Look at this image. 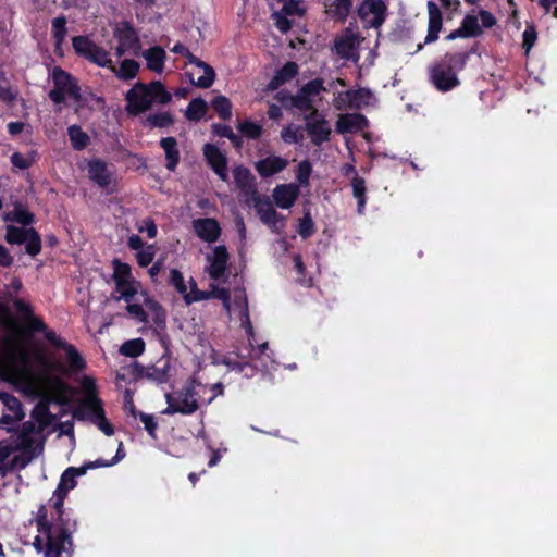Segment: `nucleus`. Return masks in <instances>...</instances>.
Segmentation results:
<instances>
[{"label": "nucleus", "instance_id": "obj_39", "mask_svg": "<svg viewBox=\"0 0 557 557\" xmlns=\"http://www.w3.org/2000/svg\"><path fill=\"white\" fill-rule=\"evenodd\" d=\"M356 48V37L345 35L335 39V50L342 58L348 59Z\"/></svg>", "mask_w": 557, "mask_h": 557}, {"label": "nucleus", "instance_id": "obj_25", "mask_svg": "<svg viewBox=\"0 0 557 557\" xmlns=\"http://www.w3.org/2000/svg\"><path fill=\"white\" fill-rule=\"evenodd\" d=\"M297 74L298 65L293 61L286 62L280 70L276 71V73L270 79L268 84V89H278L282 85L293 79Z\"/></svg>", "mask_w": 557, "mask_h": 557}, {"label": "nucleus", "instance_id": "obj_8", "mask_svg": "<svg viewBox=\"0 0 557 557\" xmlns=\"http://www.w3.org/2000/svg\"><path fill=\"white\" fill-rule=\"evenodd\" d=\"M306 131L314 146H320L330 140L331 127L329 122L319 113L318 109L305 115Z\"/></svg>", "mask_w": 557, "mask_h": 557}, {"label": "nucleus", "instance_id": "obj_30", "mask_svg": "<svg viewBox=\"0 0 557 557\" xmlns=\"http://www.w3.org/2000/svg\"><path fill=\"white\" fill-rule=\"evenodd\" d=\"M115 293H119V297L123 298L124 301H133L135 295L138 293L140 282L136 278L114 282Z\"/></svg>", "mask_w": 557, "mask_h": 557}, {"label": "nucleus", "instance_id": "obj_1", "mask_svg": "<svg viewBox=\"0 0 557 557\" xmlns=\"http://www.w3.org/2000/svg\"><path fill=\"white\" fill-rule=\"evenodd\" d=\"M66 494L55 488L48 504L53 509L51 518L48 516L47 505L41 504L36 515V525L39 533H46L49 540V555H58V547L70 539L77 529V521L72 519L64 509Z\"/></svg>", "mask_w": 557, "mask_h": 557}, {"label": "nucleus", "instance_id": "obj_54", "mask_svg": "<svg viewBox=\"0 0 557 557\" xmlns=\"http://www.w3.org/2000/svg\"><path fill=\"white\" fill-rule=\"evenodd\" d=\"M156 255V249L153 245H148L145 248L140 249L136 252V261L140 268H147L150 263H152Z\"/></svg>", "mask_w": 557, "mask_h": 557}, {"label": "nucleus", "instance_id": "obj_40", "mask_svg": "<svg viewBox=\"0 0 557 557\" xmlns=\"http://www.w3.org/2000/svg\"><path fill=\"white\" fill-rule=\"evenodd\" d=\"M212 109L222 120H230L232 116V102L225 96H216L211 101Z\"/></svg>", "mask_w": 557, "mask_h": 557}, {"label": "nucleus", "instance_id": "obj_50", "mask_svg": "<svg viewBox=\"0 0 557 557\" xmlns=\"http://www.w3.org/2000/svg\"><path fill=\"white\" fill-rule=\"evenodd\" d=\"M0 399L2 400L3 405L15 414L17 419L23 418L24 413L22 409V403L16 396L3 392L0 394Z\"/></svg>", "mask_w": 557, "mask_h": 557}, {"label": "nucleus", "instance_id": "obj_15", "mask_svg": "<svg viewBox=\"0 0 557 557\" xmlns=\"http://www.w3.org/2000/svg\"><path fill=\"white\" fill-rule=\"evenodd\" d=\"M371 97L372 92L368 88H359L356 90L350 89L339 94L335 106L339 110L346 107L359 109L361 104H368Z\"/></svg>", "mask_w": 557, "mask_h": 557}, {"label": "nucleus", "instance_id": "obj_13", "mask_svg": "<svg viewBox=\"0 0 557 557\" xmlns=\"http://www.w3.org/2000/svg\"><path fill=\"white\" fill-rule=\"evenodd\" d=\"M207 258L210 261V265L207 269L210 278L218 281L224 276L230 260V253L226 246H216L213 249V256H208Z\"/></svg>", "mask_w": 557, "mask_h": 557}, {"label": "nucleus", "instance_id": "obj_55", "mask_svg": "<svg viewBox=\"0 0 557 557\" xmlns=\"http://www.w3.org/2000/svg\"><path fill=\"white\" fill-rule=\"evenodd\" d=\"M293 261H294L295 270L298 274L297 281L301 285L310 287L312 285V278L311 277L306 278V276H305L306 275V265L302 261L301 256L299 253L294 255Z\"/></svg>", "mask_w": 557, "mask_h": 557}, {"label": "nucleus", "instance_id": "obj_11", "mask_svg": "<svg viewBox=\"0 0 557 557\" xmlns=\"http://www.w3.org/2000/svg\"><path fill=\"white\" fill-rule=\"evenodd\" d=\"M203 156L213 172L224 182L227 181V159L213 144H205Z\"/></svg>", "mask_w": 557, "mask_h": 557}, {"label": "nucleus", "instance_id": "obj_18", "mask_svg": "<svg viewBox=\"0 0 557 557\" xmlns=\"http://www.w3.org/2000/svg\"><path fill=\"white\" fill-rule=\"evenodd\" d=\"M287 164V160L282 157L269 156L256 162L255 169L261 177L267 178L282 172Z\"/></svg>", "mask_w": 557, "mask_h": 557}, {"label": "nucleus", "instance_id": "obj_37", "mask_svg": "<svg viewBox=\"0 0 557 557\" xmlns=\"http://www.w3.org/2000/svg\"><path fill=\"white\" fill-rule=\"evenodd\" d=\"M39 159L38 152L36 150H30L27 156L22 154L21 152H13L10 157L11 163L14 168L20 170L29 169L37 160Z\"/></svg>", "mask_w": 557, "mask_h": 557}, {"label": "nucleus", "instance_id": "obj_9", "mask_svg": "<svg viewBox=\"0 0 557 557\" xmlns=\"http://www.w3.org/2000/svg\"><path fill=\"white\" fill-rule=\"evenodd\" d=\"M255 209L263 224L269 226L272 232L280 233V228L277 226L278 222H284V216H282L274 208L270 201L269 197H260L258 195L255 196ZM284 227V223H282V228Z\"/></svg>", "mask_w": 557, "mask_h": 557}, {"label": "nucleus", "instance_id": "obj_21", "mask_svg": "<svg viewBox=\"0 0 557 557\" xmlns=\"http://www.w3.org/2000/svg\"><path fill=\"white\" fill-rule=\"evenodd\" d=\"M233 176L236 186L245 194L257 195L256 177L250 170L244 165H238L233 170Z\"/></svg>", "mask_w": 557, "mask_h": 557}, {"label": "nucleus", "instance_id": "obj_20", "mask_svg": "<svg viewBox=\"0 0 557 557\" xmlns=\"http://www.w3.org/2000/svg\"><path fill=\"white\" fill-rule=\"evenodd\" d=\"M159 145L165 154V168L174 172L181 161L177 139L172 136L163 137L160 139Z\"/></svg>", "mask_w": 557, "mask_h": 557}, {"label": "nucleus", "instance_id": "obj_59", "mask_svg": "<svg viewBox=\"0 0 557 557\" xmlns=\"http://www.w3.org/2000/svg\"><path fill=\"white\" fill-rule=\"evenodd\" d=\"M288 15L281 11H275L271 14V18L274 21L275 27L282 33L286 34L292 29V21L287 18Z\"/></svg>", "mask_w": 557, "mask_h": 557}, {"label": "nucleus", "instance_id": "obj_34", "mask_svg": "<svg viewBox=\"0 0 557 557\" xmlns=\"http://www.w3.org/2000/svg\"><path fill=\"white\" fill-rule=\"evenodd\" d=\"M207 111V102L200 97L194 98L187 106V109L185 111V117L188 121L198 122L206 115Z\"/></svg>", "mask_w": 557, "mask_h": 557}, {"label": "nucleus", "instance_id": "obj_58", "mask_svg": "<svg viewBox=\"0 0 557 557\" xmlns=\"http://www.w3.org/2000/svg\"><path fill=\"white\" fill-rule=\"evenodd\" d=\"M300 90H302V94H306L310 98H311V96H317L321 91L325 90L324 79L320 78V77L311 79L308 83H306L305 85H302Z\"/></svg>", "mask_w": 557, "mask_h": 557}, {"label": "nucleus", "instance_id": "obj_49", "mask_svg": "<svg viewBox=\"0 0 557 557\" xmlns=\"http://www.w3.org/2000/svg\"><path fill=\"white\" fill-rule=\"evenodd\" d=\"M460 25L469 38L479 37L483 33L475 15L467 14Z\"/></svg>", "mask_w": 557, "mask_h": 557}, {"label": "nucleus", "instance_id": "obj_51", "mask_svg": "<svg viewBox=\"0 0 557 557\" xmlns=\"http://www.w3.org/2000/svg\"><path fill=\"white\" fill-rule=\"evenodd\" d=\"M28 228L9 225L7 227L5 240L9 244L22 245L27 240Z\"/></svg>", "mask_w": 557, "mask_h": 557}, {"label": "nucleus", "instance_id": "obj_31", "mask_svg": "<svg viewBox=\"0 0 557 557\" xmlns=\"http://www.w3.org/2000/svg\"><path fill=\"white\" fill-rule=\"evenodd\" d=\"M173 124L174 116L168 111L150 113L144 121V125L150 128H168Z\"/></svg>", "mask_w": 557, "mask_h": 557}, {"label": "nucleus", "instance_id": "obj_60", "mask_svg": "<svg viewBox=\"0 0 557 557\" xmlns=\"http://www.w3.org/2000/svg\"><path fill=\"white\" fill-rule=\"evenodd\" d=\"M281 137L286 144H298L304 136L297 127L288 125L282 129Z\"/></svg>", "mask_w": 557, "mask_h": 557}, {"label": "nucleus", "instance_id": "obj_12", "mask_svg": "<svg viewBox=\"0 0 557 557\" xmlns=\"http://www.w3.org/2000/svg\"><path fill=\"white\" fill-rule=\"evenodd\" d=\"M195 234L206 243H215L221 236V226L213 218H199L193 221Z\"/></svg>", "mask_w": 557, "mask_h": 557}, {"label": "nucleus", "instance_id": "obj_57", "mask_svg": "<svg viewBox=\"0 0 557 557\" xmlns=\"http://www.w3.org/2000/svg\"><path fill=\"white\" fill-rule=\"evenodd\" d=\"M12 214V220L24 226L30 225L35 221V215L22 206L15 207Z\"/></svg>", "mask_w": 557, "mask_h": 557}, {"label": "nucleus", "instance_id": "obj_64", "mask_svg": "<svg viewBox=\"0 0 557 557\" xmlns=\"http://www.w3.org/2000/svg\"><path fill=\"white\" fill-rule=\"evenodd\" d=\"M138 418L144 423L145 430L148 432V434L152 438H157L156 432L158 429V423H157L154 417L152 414H148L145 412H138Z\"/></svg>", "mask_w": 557, "mask_h": 557}, {"label": "nucleus", "instance_id": "obj_23", "mask_svg": "<svg viewBox=\"0 0 557 557\" xmlns=\"http://www.w3.org/2000/svg\"><path fill=\"white\" fill-rule=\"evenodd\" d=\"M88 175L101 188L108 187L111 183V173L108 170L107 163L102 160H91L88 163Z\"/></svg>", "mask_w": 557, "mask_h": 557}, {"label": "nucleus", "instance_id": "obj_19", "mask_svg": "<svg viewBox=\"0 0 557 557\" xmlns=\"http://www.w3.org/2000/svg\"><path fill=\"white\" fill-rule=\"evenodd\" d=\"M114 37L120 44H122V46H126L134 50L140 48L138 34L134 26L127 21H123L116 25L114 28Z\"/></svg>", "mask_w": 557, "mask_h": 557}, {"label": "nucleus", "instance_id": "obj_22", "mask_svg": "<svg viewBox=\"0 0 557 557\" xmlns=\"http://www.w3.org/2000/svg\"><path fill=\"white\" fill-rule=\"evenodd\" d=\"M368 123L367 117L361 113L341 115L336 122V131L339 134L361 131Z\"/></svg>", "mask_w": 557, "mask_h": 557}, {"label": "nucleus", "instance_id": "obj_17", "mask_svg": "<svg viewBox=\"0 0 557 557\" xmlns=\"http://www.w3.org/2000/svg\"><path fill=\"white\" fill-rule=\"evenodd\" d=\"M426 7L429 14V24L424 44H432L438 39V34L443 26V15L442 11L440 10L435 2L429 1Z\"/></svg>", "mask_w": 557, "mask_h": 557}, {"label": "nucleus", "instance_id": "obj_33", "mask_svg": "<svg viewBox=\"0 0 557 557\" xmlns=\"http://www.w3.org/2000/svg\"><path fill=\"white\" fill-rule=\"evenodd\" d=\"M67 135L71 141V146L76 151L84 150L90 143V138L86 132L82 129L79 125H71L67 127Z\"/></svg>", "mask_w": 557, "mask_h": 557}, {"label": "nucleus", "instance_id": "obj_47", "mask_svg": "<svg viewBox=\"0 0 557 557\" xmlns=\"http://www.w3.org/2000/svg\"><path fill=\"white\" fill-rule=\"evenodd\" d=\"M290 108H296L302 112H313L315 109L313 107L312 99L307 96L306 94H302V90H298V92L290 98Z\"/></svg>", "mask_w": 557, "mask_h": 557}, {"label": "nucleus", "instance_id": "obj_53", "mask_svg": "<svg viewBox=\"0 0 557 557\" xmlns=\"http://www.w3.org/2000/svg\"><path fill=\"white\" fill-rule=\"evenodd\" d=\"M312 173V165L309 160L301 161L296 171V178L300 186H308Z\"/></svg>", "mask_w": 557, "mask_h": 557}, {"label": "nucleus", "instance_id": "obj_61", "mask_svg": "<svg viewBox=\"0 0 557 557\" xmlns=\"http://www.w3.org/2000/svg\"><path fill=\"white\" fill-rule=\"evenodd\" d=\"M25 321H26V327H25L24 332L27 335H33L35 333H41L42 331H46L47 324L39 317L32 315V317H28V319H26Z\"/></svg>", "mask_w": 557, "mask_h": 557}, {"label": "nucleus", "instance_id": "obj_4", "mask_svg": "<svg viewBox=\"0 0 557 557\" xmlns=\"http://www.w3.org/2000/svg\"><path fill=\"white\" fill-rule=\"evenodd\" d=\"M208 388L196 377H189L185 384L177 391L165 394L166 408L163 414L173 416L176 413L191 416L205 405L202 403V393Z\"/></svg>", "mask_w": 557, "mask_h": 557}, {"label": "nucleus", "instance_id": "obj_45", "mask_svg": "<svg viewBox=\"0 0 557 557\" xmlns=\"http://www.w3.org/2000/svg\"><path fill=\"white\" fill-rule=\"evenodd\" d=\"M190 284V292L185 293L184 300L187 305H190L193 302L201 301V300H208L211 298V294L207 290H200L197 286L196 281L190 277L189 280Z\"/></svg>", "mask_w": 557, "mask_h": 557}, {"label": "nucleus", "instance_id": "obj_28", "mask_svg": "<svg viewBox=\"0 0 557 557\" xmlns=\"http://www.w3.org/2000/svg\"><path fill=\"white\" fill-rule=\"evenodd\" d=\"M85 474V469L82 467H69L65 469V471L61 474L59 484L57 488H61L64 491V494H69V492L76 487L77 476H82Z\"/></svg>", "mask_w": 557, "mask_h": 557}, {"label": "nucleus", "instance_id": "obj_41", "mask_svg": "<svg viewBox=\"0 0 557 557\" xmlns=\"http://www.w3.org/2000/svg\"><path fill=\"white\" fill-rule=\"evenodd\" d=\"M113 274L112 281L120 282L125 280L135 278L132 273V268L128 263L122 262L120 259H113L112 261Z\"/></svg>", "mask_w": 557, "mask_h": 557}, {"label": "nucleus", "instance_id": "obj_2", "mask_svg": "<svg viewBox=\"0 0 557 557\" xmlns=\"http://www.w3.org/2000/svg\"><path fill=\"white\" fill-rule=\"evenodd\" d=\"M125 111L131 116H138L150 110L153 104H168L172 101V95L160 81L149 84L137 82L125 94Z\"/></svg>", "mask_w": 557, "mask_h": 557}, {"label": "nucleus", "instance_id": "obj_14", "mask_svg": "<svg viewBox=\"0 0 557 557\" xmlns=\"http://www.w3.org/2000/svg\"><path fill=\"white\" fill-rule=\"evenodd\" d=\"M183 57L187 60L189 64H194L197 67L203 70V75L199 76L197 81L194 79L191 74H188L191 84L199 88L211 87L215 79L214 69L205 61L194 55L189 50L188 53L184 54Z\"/></svg>", "mask_w": 557, "mask_h": 557}, {"label": "nucleus", "instance_id": "obj_46", "mask_svg": "<svg viewBox=\"0 0 557 557\" xmlns=\"http://www.w3.org/2000/svg\"><path fill=\"white\" fill-rule=\"evenodd\" d=\"M25 250L32 257L37 256L41 251V238L39 233L30 227L28 228L27 240H25Z\"/></svg>", "mask_w": 557, "mask_h": 557}, {"label": "nucleus", "instance_id": "obj_27", "mask_svg": "<svg viewBox=\"0 0 557 557\" xmlns=\"http://www.w3.org/2000/svg\"><path fill=\"white\" fill-rule=\"evenodd\" d=\"M143 57L145 58L147 67L150 71H153L158 74L163 72L166 53L162 47H151L144 51Z\"/></svg>", "mask_w": 557, "mask_h": 557}, {"label": "nucleus", "instance_id": "obj_38", "mask_svg": "<svg viewBox=\"0 0 557 557\" xmlns=\"http://www.w3.org/2000/svg\"><path fill=\"white\" fill-rule=\"evenodd\" d=\"M146 344L143 338L128 339L120 347V352L123 356L136 358L145 351Z\"/></svg>", "mask_w": 557, "mask_h": 557}, {"label": "nucleus", "instance_id": "obj_3", "mask_svg": "<svg viewBox=\"0 0 557 557\" xmlns=\"http://www.w3.org/2000/svg\"><path fill=\"white\" fill-rule=\"evenodd\" d=\"M474 49L462 52H447L429 67V79L442 92L450 91L460 85L458 73L461 72Z\"/></svg>", "mask_w": 557, "mask_h": 557}, {"label": "nucleus", "instance_id": "obj_32", "mask_svg": "<svg viewBox=\"0 0 557 557\" xmlns=\"http://www.w3.org/2000/svg\"><path fill=\"white\" fill-rule=\"evenodd\" d=\"M72 46L75 53L85 60H88L97 48V45L89 37L84 35L74 36L72 38Z\"/></svg>", "mask_w": 557, "mask_h": 557}, {"label": "nucleus", "instance_id": "obj_44", "mask_svg": "<svg viewBox=\"0 0 557 557\" xmlns=\"http://www.w3.org/2000/svg\"><path fill=\"white\" fill-rule=\"evenodd\" d=\"M240 134L248 139H258L262 134V126L250 120H245L237 125Z\"/></svg>", "mask_w": 557, "mask_h": 557}, {"label": "nucleus", "instance_id": "obj_7", "mask_svg": "<svg viewBox=\"0 0 557 557\" xmlns=\"http://www.w3.org/2000/svg\"><path fill=\"white\" fill-rule=\"evenodd\" d=\"M358 16L364 27L380 28L387 16V5L383 0H362L358 8Z\"/></svg>", "mask_w": 557, "mask_h": 557}, {"label": "nucleus", "instance_id": "obj_52", "mask_svg": "<svg viewBox=\"0 0 557 557\" xmlns=\"http://www.w3.org/2000/svg\"><path fill=\"white\" fill-rule=\"evenodd\" d=\"M94 64H97L101 67H110L112 65V60L109 55V53L101 47L97 46L95 51L90 54L89 59L87 60Z\"/></svg>", "mask_w": 557, "mask_h": 557}, {"label": "nucleus", "instance_id": "obj_24", "mask_svg": "<svg viewBox=\"0 0 557 557\" xmlns=\"http://www.w3.org/2000/svg\"><path fill=\"white\" fill-rule=\"evenodd\" d=\"M40 534L41 535H37L34 540V547L36 548L37 552H44L45 557H62L63 554H65L66 557H71V554L73 552V540H72L71 535H70V539L64 541V543L62 544V547L57 546L58 555H49L48 554V549H49L48 535L46 533H40Z\"/></svg>", "mask_w": 557, "mask_h": 557}, {"label": "nucleus", "instance_id": "obj_42", "mask_svg": "<svg viewBox=\"0 0 557 557\" xmlns=\"http://www.w3.org/2000/svg\"><path fill=\"white\" fill-rule=\"evenodd\" d=\"M352 7L351 0H334L330 4V12L333 17L344 22L350 13Z\"/></svg>", "mask_w": 557, "mask_h": 557}, {"label": "nucleus", "instance_id": "obj_56", "mask_svg": "<svg viewBox=\"0 0 557 557\" xmlns=\"http://www.w3.org/2000/svg\"><path fill=\"white\" fill-rule=\"evenodd\" d=\"M169 284L171 286H173L176 289V292L183 296L187 292V286L185 284L183 273L177 269L171 270L170 277H169Z\"/></svg>", "mask_w": 557, "mask_h": 557}, {"label": "nucleus", "instance_id": "obj_62", "mask_svg": "<svg viewBox=\"0 0 557 557\" xmlns=\"http://www.w3.org/2000/svg\"><path fill=\"white\" fill-rule=\"evenodd\" d=\"M281 12L288 16H302L306 13L305 9L300 7V0H284Z\"/></svg>", "mask_w": 557, "mask_h": 557}, {"label": "nucleus", "instance_id": "obj_29", "mask_svg": "<svg viewBox=\"0 0 557 557\" xmlns=\"http://www.w3.org/2000/svg\"><path fill=\"white\" fill-rule=\"evenodd\" d=\"M352 195L357 199V211L363 214L367 203V186L363 177L355 174L351 178Z\"/></svg>", "mask_w": 557, "mask_h": 557}, {"label": "nucleus", "instance_id": "obj_6", "mask_svg": "<svg viewBox=\"0 0 557 557\" xmlns=\"http://www.w3.org/2000/svg\"><path fill=\"white\" fill-rule=\"evenodd\" d=\"M135 377L147 379L156 384L168 383L175 374V369L172 364L171 356L165 352L162 355L154 364L145 367L135 362L133 371Z\"/></svg>", "mask_w": 557, "mask_h": 557}, {"label": "nucleus", "instance_id": "obj_10", "mask_svg": "<svg viewBox=\"0 0 557 557\" xmlns=\"http://www.w3.org/2000/svg\"><path fill=\"white\" fill-rule=\"evenodd\" d=\"M104 412L103 403L98 395L85 396L79 400L77 407L73 410V418L77 421H90Z\"/></svg>", "mask_w": 557, "mask_h": 557}, {"label": "nucleus", "instance_id": "obj_36", "mask_svg": "<svg viewBox=\"0 0 557 557\" xmlns=\"http://www.w3.org/2000/svg\"><path fill=\"white\" fill-rule=\"evenodd\" d=\"M52 36L54 39V52H58V48H60L64 41V38L67 33L66 28V17L64 15L58 16L52 20Z\"/></svg>", "mask_w": 557, "mask_h": 557}, {"label": "nucleus", "instance_id": "obj_26", "mask_svg": "<svg viewBox=\"0 0 557 557\" xmlns=\"http://www.w3.org/2000/svg\"><path fill=\"white\" fill-rule=\"evenodd\" d=\"M35 431V424L30 421H27V422H24L23 425H22V430L20 432V435H18V440H20V444H21V448L25 451V453H30L33 451V455L34 456H37L38 454H40L44 449V444L42 442L38 443L37 445H35V440L30 436V434Z\"/></svg>", "mask_w": 557, "mask_h": 557}, {"label": "nucleus", "instance_id": "obj_48", "mask_svg": "<svg viewBox=\"0 0 557 557\" xmlns=\"http://www.w3.org/2000/svg\"><path fill=\"white\" fill-rule=\"evenodd\" d=\"M298 233L302 239H307L315 233V225L309 209L305 210L304 216L299 220Z\"/></svg>", "mask_w": 557, "mask_h": 557}, {"label": "nucleus", "instance_id": "obj_5", "mask_svg": "<svg viewBox=\"0 0 557 557\" xmlns=\"http://www.w3.org/2000/svg\"><path fill=\"white\" fill-rule=\"evenodd\" d=\"M53 88L49 91V99L57 103H64L66 96L76 102L82 101L81 86L78 81L70 72L54 66L51 73Z\"/></svg>", "mask_w": 557, "mask_h": 557}, {"label": "nucleus", "instance_id": "obj_35", "mask_svg": "<svg viewBox=\"0 0 557 557\" xmlns=\"http://www.w3.org/2000/svg\"><path fill=\"white\" fill-rule=\"evenodd\" d=\"M64 352L66 354L70 370L72 372H81L86 368V361L83 358V356L78 352L76 347L70 343H66V345L62 348Z\"/></svg>", "mask_w": 557, "mask_h": 557}, {"label": "nucleus", "instance_id": "obj_16", "mask_svg": "<svg viewBox=\"0 0 557 557\" xmlns=\"http://www.w3.org/2000/svg\"><path fill=\"white\" fill-rule=\"evenodd\" d=\"M299 186L296 184H278L273 190L274 203L281 209L292 208L299 197Z\"/></svg>", "mask_w": 557, "mask_h": 557}, {"label": "nucleus", "instance_id": "obj_43", "mask_svg": "<svg viewBox=\"0 0 557 557\" xmlns=\"http://www.w3.org/2000/svg\"><path fill=\"white\" fill-rule=\"evenodd\" d=\"M139 71V63L133 59H125L121 62L116 75L124 79L129 81L136 77Z\"/></svg>", "mask_w": 557, "mask_h": 557}, {"label": "nucleus", "instance_id": "obj_63", "mask_svg": "<svg viewBox=\"0 0 557 557\" xmlns=\"http://www.w3.org/2000/svg\"><path fill=\"white\" fill-rule=\"evenodd\" d=\"M126 311L137 321L140 323H147L148 322V314L146 313L145 309L139 304H132L127 302Z\"/></svg>", "mask_w": 557, "mask_h": 557}]
</instances>
